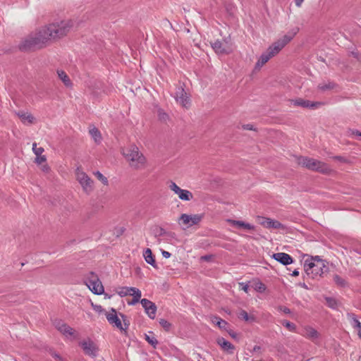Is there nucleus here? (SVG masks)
Masks as SVG:
<instances>
[{
	"instance_id": "1",
	"label": "nucleus",
	"mask_w": 361,
	"mask_h": 361,
	"mask_svg": "<svg viewBox=\"0 0 361 361\" xmlns=\"http://www.w3.org/2000/svg\"><path fill=\"white\" fill-rule=\"evenodd\" d=\"M73 27L71 20L50 23L23 38L18 48L22 51H30L47 47L50 42L66 36Z\"/></svg>"
},
{
	"instance_id": "2",
	"label": "nucleus",
	"mask_w": 361,
	"mask_h": 361,
	"mask_svg": "<svg viewBox=\"0 0 361 361\" xmlns=\"http://www.w3.org/2000/svg\"><path fill=\"white\" fill-rule=\"evenodd\" d=\"M298 31L299 28L296 27L292 29L288 34L283 36L282 38L279 39L270 45L267 51L260 56L255 66V69L259 70L269 59L278 54L280 51L293 39Z\"/></svg>"
},
{
	"instance_id": "3",
	"label": "nucleus",
	"mask_w": 361,
	"mask_h": 361,
	"mask_svg": "<svg viewBox=\"0 0 361 361\" xmlns=\"http://www.w3.org/2000/svg\"><path fill=\"white\" fill-rule=\"evenodd\" d=\"M122 153L129 162L130 167L135 169H140L145 167L146 159L136 145H130L123 149Z\"/></svg>"
},
{
	"instance_id": "4",
	"label": "nucleus",
	"mask_w": 361,
	"mask_h": 361,
	"mask_svg": "<svg viewBox=\"0 0 361 361\" xmlns=\"http://www.w3.org/2000/svg\"><path fill=\"white\" fill-rule=\"evenodd\" d=\"M297 163L308 170L319 172L322 174H329L331 171V169L326 163L308 157H298Z\"/></svg>"
},
{
	"instance_id": "5",
	"label": "nucleus",
	"mask_w": 361,
	"mask_h": 361,
	"mask_svg": "<svg viewBox=\"0 0 361 361\" xmlns=\"http://www.w3.org/2000/svg\"><path fill=\"white\" fill-rule=\"evenodd\" d=\"M304 269L306 275L312 279H314L317 276H321L328 271V267L325 264L324 260L313 262L312 260L306 259L304 263Z\"/></svg>"
},
{
	"instance_id": "6",
	"label": "nucleus",
	"mask_w": 361,
	"mask_h": 361,
	"mask_svg": "<svg viewBox=\"0 0 361 361\" xmlns=\"http://www.w3.org/2000/svg\"><path fill=\"white\" fill-rule=\"evenodd\" d=\"M87 279L88 281L87 285L93 293L101 295L104 293V286L97 274L91 271L89 273Z\"/></svg>"
},
{
	"instance_id": "7",
	"label": "nucleus",
	"mask_w": 361,
	"mask_h": 361,
	"mask_svg": "<svg viewBox=\"0 0 361 361\" xmlns=\"http://www.w3.org/2000/svg\"><path fill=\"white\" fill-rule=\"evenodd\" d=\"M203 214H182L178 219V223L183 224L187 227H191L198 224L202 219Z\"/></svg>"
},
{
	"instance_id": "8",
	"label": "nucleus",
	"mask_w": 361,
	"mask_h": 361,
	"mask_svg": "<svg viewBox=\"0 0 361 361\" xmlns=\"http://www.w3.org/2000/svg\"><path fill=\"white\" fill-rule=\"evenodd\" d=\"M77 180L82 185L83 190L86 192H90L92 190V180L91 178L83 171H80L78 169L76 172Z\"/></svg>"
},
{
	"instance_id": "9",
	"label": "nucleus",
	"mask_w": 361,
	"mask_h": 361,
	"mask_svg": "<svg viewBox=\"0 0 361 361\" xmlns=\"http://www.w3.org/2000/svg\"><path fill=\"white\" fill-rule=\"evenodd\" d=\"M290 103L295 106H300L305 109H317L320 106L322 103L319 102H311L310 100L304 99L302 98H297L290 100Z\"/></svg>"
},
{
	"instance_id": "10",
	"label": "nucleus",
	"mask_w": 361,
	"mask_h": 361,
	"mask_svg": "<svg viewBox=\"0 0 361 361\" xmlns=\"http://www.w3.org/2000/svg\"><path fill=\"white\" fill-rule=\"evenodd\" d=\"M80 345L86 355L91 357H95L97 355L98 348L92 340H82L80 343Z\"/></svg>"
},
{
	"instance_id": "11",
	"label": "nucleus",
	"mask_w": 361,
	"mask_h": 361,
	"mask_svg": "<svg viewBox=\"0 0 361 361\" xmlns=\"http://www.w3.org/2000/svg\"><path fill=\"white\" fill-rule=\"evenodd\" d=\"M140 303L148 317L151 319H154L157 309L155 303L146 298L142 299Z\"/></svg>"
},
{
	"instance_id": "12",
	"label": "nucleus",
	"mask_w": 361,
	"mask_h": 361,
	"mask_svg": "<svg viewBox=\"0 0 361 361\" xmlns=\"http://www.w3.org/2000/svg\"><path fill=\"white\" fill-rule=\"evenodd\" d=\"M259 223L267 228H282L283 229L284 226L279 221L272 220L269 218L259 217Z\"/></svg>"
},
{
	"instance_id": "13",
	"label": "nucleus",
	"mask_w": 361,
	"mask_h": 361,
	"mask_svg": "<svg viewBox=\"0 0 361 361\" xmlns=\"http://www.w3.org/2000/svg\"><path fill=\"white\" fill-rule=\"evenodd\" d=\"M212 47L218 54H228L231 52V49L227 45V43L216 40L212 44Z\"/></svg>"
},
{
	"instance_id": "14",
	"label": "nucleus",
	"mask_w": 361,
	"mask_h": 361,
	"mask_svg": "<svg viewBox=\"0 0 361 361\" xmlns=\"http://www.w3.org/2000/svg\"><path fill=\"white\" fill-rule=\"evenodd\" d=\"M88 89L94 97H98L103 91V84L99 80H90Z\"/></svg>"
},
{
	"instance_id": "15",
	"label": "nucleus",
	"mask_w": 361,
	"mask_h": 361,
	"mask_svg": "<svg viewBox=\"0 0 361 361\" xmlns=\"http://www.w3.org/2000/svg\"><path fill=\"white\" fill-rule=\"evenodd\" d=\"M176 100L183 107L188 108L189 104V98L183 87H178L176 93Z\"/></svg>"
},
{
	"instance_id": "16",
	"label": "nucleus",
	"mask_w": 361,
	"mask_h": 361,
	"mask_svg": "<svg viewBox=\"0 0 361 361\" xmlns=\"http://www.w3.org/2000/svg\"><path fill=\"white\" fill-rule=\"evenodd\" d=\"M273 258L283 265H288L293 262L290 255L285 252H277L273 255Z\"/></svg>"
},
{
	"instance_id": "17",
	"label": "nucleus",
	"mask_w": 361,
	"mask_h": 361,
	"mask_svg": "<svg viewBox=\"0 0 361 361\" xmlns=\"http://www.w3.org/2000/svg\"><path fill=\"white\" fill-rule=\"evenodd\" d=\"M106 319H107L108 322L111 324L114 325L115 326H116L119 329H121V330L125 329L123 327L122 324H121V321L120 320V319L117 316L116 312V310L114 309L111 310V313L106 314Z\"/></svg>"
},
{
	"instance_id": "18",
	"label": "nucleus",
	"mask_w": 361,
	"mask_h": 361,
	"mask_svg": "<svg viewBox=\"0 0 361 361\" xmlns=\"http://www.w3.org/2000/svg\"><path fill=\"white\" fill-rule=\"evenodd\" d=\"M218 344L221 348L228 353H233L235 347L234 345L227 340H217Z\"/></svg>"
},
{
	"instance_id": "19",
	"label": "nucleus",
	"mask_w": 361,
	"mask_h": 361,
	"mask_svg": "<svg viewBox=\"0 0 361 361\" xmlns=\"http://www.w3.org/2000/svg\"><path fill=\"white\" fill-rule=\"evenodd\" d=\"M228 221L233 226H236L238 228H243L247 230H255V226L250 224L245 223L242 221H238V220H231L229 219Z\"/></svg>"
},
{
	"instance_id": "20",
	"label": "nucleus",
	"mask_w": 361,
	"mask_h": 361,
	"mask_svg": "<svg viewBox=\"0 0 361 361\" xmlns=\"http://www.w3.org/2000/svg\"><path fill=\"white\" fill-rule=\"evenodd\" d=\"M143 256L145 257V261L148 264H149L154 268L157 267L155 259H154V257L152 254L151 249L147 248L143 253Z\"/></svg>"
},
{
	"instance_id": "21",
	"label": "nucleus",
	"mask_w": 361,
	"mask_h": 361,
	"mask_svg": "<svg viewBox=\"0 0 361 361\" xmlns=\"http://www.w3.org/2000/svg\"><path fill=\"white\" fill-rule=\"evenodd\" d=\"M17 115L23 123L32 124L35 121V118L30 114L19 111Z\"/></svg>"
},
{
	"instance_id": "22",
	"label": "nucleus",
	"mask_w": 361,
	"mask_h": 361,
	"mask_svg": "<svg viewBox=\"0 0 361 361\" xmlns=\"http://www.w3.org/2000/svg\"><path fill=\"white\" fill-rule=\"evenodd\" d=\"M132 290V293H130V295H132L133 298V299L128 302V304L129 305H135L140 300V298L142 296V293L138 288H134L130 289Z\"/></svg>"
},
{
	"instance_id": "23",
	"label": "nucleus",
	"mask_w": 361,
	"mask_h": 361,
	"mask_svg": "<svg viewBox=\"0 0 361 361\" xmlns=\"http://www.w3.org/2000/svg\"><path fill=\"white\" fill-rule=\"evenodd\" d=\"M57 74H58V76L60 78V80H61V81L63 82V84L67 87H72L73 84H72L68 75L63 71L58 70Z\"/></svg>"
},
{
	"instance_id": "24",
	"label": "nucleus",
	"mask_w": 361,
	"mask_h": 361,
	"mask_svg": "<svg viewBox=\"0 0 361 361\" xmlns=\"http://www.w3.org/2000/svg\"><path fill=\"white\" fill-rule=\"evenodd\" d=\"M176 195H178V197L180 200H184V201H190V200H191L193 198L192 193L190 191L188 190L180 189L176 193Z\"/></svg>"
},
{
	"instance_id": "25",
	"label": "nucleus",
	"mask_w": 361,
	"mask_h": 361,
	"mask_svg": "<svg viewBox=\"0 0 361 361\" xmlns=\"http://www.w3.org/2000/svg\"><path fill=\"white\" fill-rule=\"evenodd\" d=\"M351 317L350 324L354 328L355 331H357V336L361 338V323L356 319V317L353 314Z\"/></svg>"
},
{
	"instance_id": "26",
	"label": "nucleus",
	"mask_w": 361,
	"mask_h": 361,
	"mask_svg": "<svg viewBox=\"0 0 361 361\" xmlns=\"http://www.w3.org/2000/svg\"><path fill=\"white\" fill-rule=\"evenodd\" d=\"M238 318L243 319L248 323H252L255 320V317L253 315H249L245 310H240L238 313Z\"/></svg>"
},
{
	"instance_id": "27",
	"label": "nucleus",
	"mask_w": 361,
	"mask_h": 361,
	"mask_svg": "<svg viewBox=\"0 0 361 361\" xmlns=\"http://www.w3.org/2000/svg\"><path fill=\"white\" fill-rule=\"evenodd\" d=\"M305 336L310 338H317L319 336V332L310 326H307L305 328L304 331Z\"/></svg>"
},
{
	"instance_id": "28",
	"label": "nucleus",
	"mask_w": 361,
	"mask_h": 361,
	"mask_svg": "<svg viewBox=\"0 0 361 361\" xmlns=\"http://www.w3.org/2000/svg\"><path fill=\"white\" fill-rule=\"evenodd\" d=\"M336 85L333 82H328L327 83H320L318 85L319 90H320L322 92L326 91V90H333L334 87H336Z\"/></svg>"
},
{
	"instance_id": "29",
	"label": "nucleus",
	"mask_w": 361,
	"mask_h": 361,
	"mask_svg": "<svg viewBox=\"0 0 361 361\" xmlns=\"http://www.w3.org/2000/svg\"><path fill=\"white\" fill-rule=\"evenodd\" d=\"M134 287H121L117 290L116 293L121 296V297H125L126 295H130L132 293V290L130 289H134Z\"/></svg>"
},
{
	"instance_id": "30",
	"label": "nucleus",
	"mask_w": 361,
	"mask_h": 361,
	"mask_svg": "<svg viewBox=\"0 0 361 361\" xmlns=\"http://www.w3.org/2000/svg\"><path fill=\"white\" fill-rule=\"evenodd\" d=\"M212 321L213 323L216 324L220 329H226L228 323L225 320L221 319L219 317H214Z\"/></svg>"
},
{
	"instance_id": "31",
	"label": "nucleus",
	"mask_w": 361,
	"mask_h": 361,
	"mask_svg": "<svg viewBox=\"0 0 361 361\" xmlns=\"http://www.w3.org/2000/svg\"><path fill=\"white\" fill-rule=\"evenodd\" d=\"M90 134L94 138L96 142H100L102 136L99 130L97 128H93L90 130Z\"/></svg>"
},
{
	"instance_id": "32",
	"label": "nucleus",
	"mask_w": 361,
	"mask_h": 361,
	"mask_svg": "<svg viewBox=\"0 0 361 361\" xmlns=\"http://www.w3.org/2000/svg\"><path fill=\"white\" fill-rule=\"evenodd\" d=\"M64 336H73L75 330L68 324H65L59 330Z\"/></svg>"
},
{
	"instance_id": "33",
	"label": "nucleus",
	"mask_w": 361,
	"mask_h": 361,
	"mask_svg": "<svg viewBox=\"0 0 361 361\" xmlns=\"http://www.w3.org/2000/svg\"><path fill=\"white\" fill-rule=\"evenodd\" d=\"M334 281L338 287L343 288L347 286V282L345 280L337 274L334 276Z\"/></svg>"
},
{
	"instance_id": "34",
	"label": "nucleus",
	"mask_w": 361,
	"mask_h": 361,
	"mask_svg": "<svg viewBox=\"0 0 361 361\" xmlns=\"http://www.w3.org/2000/svg\"><path fill=\"white\" fill-rule=\"evenodd\" d=\"M254 289L259 293H263L266 290V286L261 281L254 283Z\"/></svg>"
},
{
	"instance_id": "35",
	"label": "nucleus",
	"mask_w": 361,
	"mask_h": 361,
	"mask_svg": "<svg viewBox=\"0 0 361 361\" xmlns=\"http://www.w3.org/2000/svg\"><path fill=\"white\" fill-rule=\"evenodd\" d=\"M158 117L161 122L164 123H166L169 118V115L161 109L158 110Z\"/></svg>"
},
{
	"instance_id": "36",
	"label": "nucleus",
	"mask_w": 361,
	"mask_h": 361,
	"mask_svg": "<svg viewBox=\"0 0 361 361\" xmlns=\"http://www.w3.org/2000/svg\"><path fill=\"white\" fill-rule=\"evenodd\" d=\"M94 174L104 185H108L107 178L102 173L97 171Z\"/></svg>"
},
{
	"instance_id": "37",
	"label": "nucleus",
	"mask_w": 361,
	"mask_h": 361,
	"mask_svg": "<svg viewBox=\"0 0 361 361\" xmlns=\"http://www.w3.org/2000/svg\"><path fill=\"white\" fill-rule=\"evenodd\" d=\"M32 151L36 156H38L41 155L44 152V149L43 147H37V143L34 142L32 144Z\"/></svg>"
},
{
	"instance_id": "38",
	"label": "nucleus",
	"mask_w": 361,
	"mask_h": 361,
	"mask_svg": "<svg viewBox=\"0 0 361 361\" xmlns=\"http://www.w3.org/2000/svg\"><path fill=\"white\" fill-rule=\"evenodd\" d=\"M326 300L327 305L329 307L335 308L336 307L337 303H336V301L335 299L331 298H326Z\"/></svg>"
},
{
	"instance_id": "39",
	"label": "nucleus",
	"mask_w": 361,
	"mask_h": 361,
	"mask_svg": "<svg viewBox=\"0 0 361 361\" xmlns=\"http://www.w3.org/2000/svg\"><path fill=\"white\" fill-rule=\"evenodd\" d=\"M159 324L166 330H169L171 326V324L164 319L159 320Z\"/></svg>"
},
{
	"instance_id": "40",
	"label": "nucleus",
	"mask_w": 361,
	"mask_h": 361,
	"mask_svg": "<svg viewBox=\"0 0 361 361\" xmlns=\"http://www.w3.org/2000/svg\"><path fill=\"white\" fill-rule=\"evenodd\" d=\"M169 188L173 191L176 194L181 189L179 186H178L174 182H171L169 185Z\"/></svg>"
},
{
	"instance_id": "41",
	"label": "nucleus",
	"mask_w": 361,
	"mask_h": 361,
	"mask_svg": "<svg viewBox=\"0 0 361 361\" xmlns=\"http://www.w3.org/2000/svg\"><path fill=\"white\" fill-rule=\"evenodd\" d=\"M66 323H64L63 321L61 320H57L56 319L54 322V326L56 327V329L57 330H60L63 326V325L65 324Z\"/></svg>"
},
{
	"instance_id": "42",
	"label": "nucleus",
	"mask_w": 361,
	"mask_h": 361,
	"mask_svg": "<svg viewBox=\"0 0 361 361\" xmlns=\"http://www.w3.org/2000/svg\"><path fill=\"white\" fill-rule=\"evenodd\" d=\"M47 160V158L44 155H38V156H36V158H35V162L40 164L43 162H45Z\"/></svg>"
},
{
	"instance_id": "43",
	"label": "nucleus",
	"mask_w": 361,
	"mask_h": 361,
	"mask_svg": "<svg viewBox=\"0 0 361 361\" xmlns=\"http://www.w3.org/2000/svg\"><path fill=\"white\" fill-rule=\"evenodd\" d=\"M333 159H336V160H338L339 161H341V162H346L347 160L345 158H344L343 157H341V156H335L333 157Z\"/></svg>"
},
{
	"instance_id": "44",
	"label": "nucleus",
	"mask_w": 361,
	"mask_h": 361,
	"mask_svg": "<svg viewBox=\"0 0 361 361\" xmlns=\"http://www.w3.org/2000/svg\"><path fill=\"white\" fill-rule=\"evenodd\" d=\"M279 309H280V310H281V311L283 312H284V313H286V314H289V313H290V309H288V307H286L281 306V307H279Z\"/></svg>"
},
{
	"instance_id": "45",
	"label": "nucleus",
	"mask_w": 361,
	"mask_h": 361,
	"mask_svg": "<svg viewBox=\"0 0 361 361\" xmlns=\"http://www.w3.org/2000/svg\"><path fill=\"white\" fill-rule=\"evenodd\" d=\"M154 348L158 344V340H147Z\"/></svg>"
},
{
	"instance_id": "46",
	"label": "nucleus",
	"mask_w": 361,
	"mask_h": 361,
	"mask_svg": "<svg viewBox=\"0 0 361 361\" xmlns=\"http://www.w3.org/2000/svg\"><path fill=\"white\" fill-rule=\"evenodd\" d=\"M161 254L162 256L165 258H169L171 257V253L169 252L168 251L163 250Z\"/></svg>"
},
{
	"instance_id": "47",
	"label": "nucleus",
	"mask_w": 361,
	"mask_h": 361,
	"mask_svg": "<svg viewBox=\"0 0 361 361\" xmlns=\"http://www.w3.org/2000/svg\"><path fill=\"white\" fill-rule=\"evenodd\" d=\"M240 285L242 286V290H243L245 292L247 293L248 289H249V286L247 284H244V283H240Z\"/></svg>"
},
{
	"instance_id": "48",
	"label": "nucleus",
	"mask_w": 361,
	"mask_h": 361,
	"mask_svg": "<svg viewBox=\"0 0 361 361\" xmlns=\"http://www.w3.org/2000/svg\"><path fill=\"white\" fill-rule=\"evenodd\" d=\"M310 260H312L313 262H317L319 260H322L320 259L319 256L312 257Z\"/></svg>"
},
{
	"instance_id": "49",
	"label": "nucleus",
	"mask_w": 361,
	"mask_h": 361,
	"mask_svg": "<svg viewBox=\"0 0 361 361\" xmlns=\"http://www.w3.org/2000/svg\"><path fill=\"white\" fill-rule=\"evenodd\" d=\"M51 355H52L54 358H56V359H58V360H62V358L61 357V356H60L59 355H58L57 353H54H54H51Z\"/></svg>"
},
{
	"instance_id": "50",
	"label": "nucleus",
	"mask_w": 361,
	"mask_h": 361,
	"mask_svg": "<svg viewBox=\"0 0 361 361\" xmlns=\"http://www.w3.org/2000/svg\"><path fill=\"white\" fill-rule=\"evenodd\" d=\"M286 326L290 329H293L295 325L293 323H290L289 322H286Z\"/></svg>"
},
{
	"instance_id": "51",
	"label": "nucleus",
	"mask_w": 361,
	"mask_h": 361,
	"mask_svg": "<svg viewBox=\"0 0 361 361\" xmlns=\"http://www.w3.org/2000/svg\"><path fill=\"white\" fill-rule=\"evenodd\" d=\"M159 235L161 236L166 233V231L163 228H159Z\"/></svg>"
},
{
	"instance_id": "52",
	"label": "nucleus",
	"mask_w": 361,
	"mask_h": 361,
	"mask_svg": "<svg viewBox=\"0 0 361 361\" xmlns=\"http://www.w3.org/2000/svg\"><path fill=\"white\" fill-rule=\"evenodd\" d=\"M42 169L44 172H49V171L50 170L49 167L47 165H44Z\"/></svg>"
},
{
	"instance_id": "53",
	"label": "nucleus",
	"mask_w": 361,
	"mask_h": 361,
	"mask_svg": "<svg viewBox=\"0 0 361 361\" xmlns=\"http://www.w3.org/2000/svg\"><path fill=\"white\" fill-rule=\"evenodd\" d=\"M243 128H244V129H246V130H252V129H253V128H252V125H250V124L245 125V126H243Z\"/></svg>"
},
{
	"instance_id": "54",
	"label": "nucleus",
	"mask_w": 361,
	"mask_h": 361,
	"mask_svg": "<svg viewBox=\"0 0 361 361\" xmlns=\"http://www.w3.org/2000/svg\"><path fill=\"white\" fill-rule=\"evenodd\" d=\"M303 0H295V5L297 6H300V5L302 4Z\"/></svg>"
},
{
	"instance_id": "55",
	"label": "nucleus",
	"mask_w": 361,
	"mask_h": 361,
	"mask_svg": "<svg viewBox=\"0 0 361 361\" xmlns=\"http://www.w3.org/2000/svg\"><path fill=\"white\" fill-rule=\"evenodd\" d=\"M210 258H211V256H209V255H204V256L202 257V259L205 261L209 260Z\"/></svg>"
},
{
	"instance_id": "56",
	"label": "nucleus",
	"mask_w": 361,
	"mask_h": 361,
	"mask_svg": "<svg viewBox=\"0 0 361 361\" xmlns=\"http://www.w3.org/2000/svg\"><path fill=\"white\" fill-rule=\"evenodd\" d=\"M298 275H299V271L297 269H295L292 273V276H298Z\"/></svg>"
},
{
	"instance_id": "57",
	"label": "nucleus",
	"mask_w": 361,
	"mask_h": 361,
	"mask_svg": "<svg viewBox=\"0 0 361 361\" xmlns=\"http://www.w3.org/2000/svg\"><path fill=\"white\" fill-rule=\"evenodd\" d=\"M353 134L354 135H358V136H360L361 137V132H360L359 130H353Z\"/></svg>"
},
{
	"instance_id": "58",
	"label": "nucleus",
	"mask_w": 361,
	"mask_h": 361,
	"mask_svg": "<svg viewBox=\"0 0 361 361\" xmlns=\"http://www.w3.org/2000/svg\"><path fill=\"white\" fill-rule=\"evenodd\" d=\"M94 308L97 311H101L102 310V307L100 305H94Z\"/></svg>"
},
{
	"instance_id": "59",
	"label": "nucleus",
	"mask_w": 361,
	"mask_h": 361,
	"mask_svg": "<svg viewBox=\"0 0 361 361\" xmlns=\"http://www.w3.org/2000/svg\"><path fill=\"white\" fill-rule=\"evenodd\" d=\"M121 317H122V318L123 319L124 325L125 326L128 325V324L126 323V317L123 314H121Z\"/></svg>"
},
{
	"instance_id": "60",
	"label": "nucleus",
	"mask_w": 361,
	"mask_h": 361,
	"mask_svg": "<svg viewBox=\"0 0 361 361\" xmlns=\"http://www.w3.org/2000/svg\"><path fill=\"white\" fill-rule=\"evenodd\" d=\"M260 350V347H259V346H257V345H255V346L254 347V348H253V351H255V352H257V351H258V350Z\"/></svg>"
},
{
	"instance_id": "61",
	"label": "nucleus",
	"mask_w": 361,
	"mask_h": 361,
	"mask_svg": "<svg viewBox=\"0 0 361 361\" xmlns=\"http://www.w3.org/2000/svg\"><path fill=\"white\" fill-rule=\"evenodd\" d=\"M301 287L305 288V289H308L307 285L305 283H300V284Z\"/></svg>"
},
{
	"instance_id": "62",
	"label": "nucleus",
	"mask_w": 361,
	"mask_h": 361,
	"mask_svg": "<svg viewBox=\"0 0 361 361\" xmlns=\"http://www.w3.org/2000/svg\"><path fill=\"white\" fill-rule=\"evenodd\" d=\"M145 338H146V339H148V338H150V337H149V336H148V335L145 334Z\"/></svg>"
},
{
	"instance_id": "63",
	"label": "nucleus",
	"mask_w": 361,
	"mask_h": 361,
	"mask_svg": "<svg viewBox=\"0 0 361 361\" xmlns=\"http://www.w3.org/2000/svg\"><path fill=\"white\" fill-rule=\"evenodd\" d=\"M230 335H231V337H233V338H234V337H235V336H234L233 334H230Z\"/></svg>"
},
{
	"instance_id": "64",
	"label": "nucleus",
	"mask_w": 361,
	"mask_h": 361,
	"mask_svg": "<svg viewBox=\"0 0 361 361\" xmlns=\"http://www.w3.org/2000/svg\"><path fill=\"white\" fill-rule=\"evenodd\" d=\"M256 361H262V360H256Z\"/></svg>"
}]
</instances>
